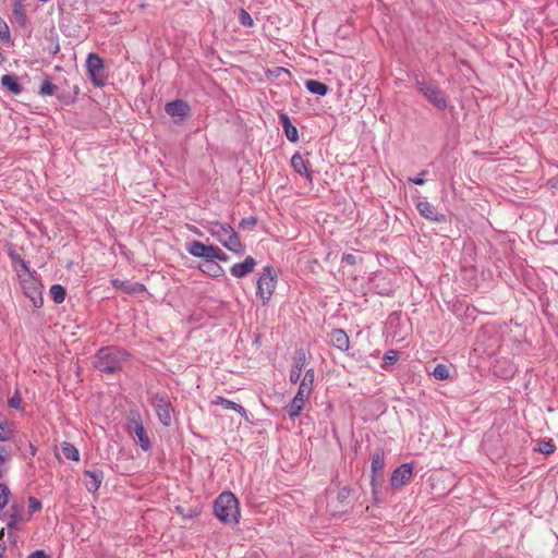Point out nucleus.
<instances>
[{
	"label": "nucleus",
	"mask_w": 558,
	"mask_h": 558,
	"mask_svg": "<svg viewBox=\"0 0 558 558\" xmlns=\"http://www.w3.org/2000/svg\"><path fill=\"white\" fill-rule=\"evenodd\" d=\"M205 229L227 250L238 254L243 253L244 247L238 233L231 226L218 221H209L205 225Z\"/></svg>",
	"instance_id": "obj_1"
},
{
	"label": "nucleus",
	"mask_w": 558,
	"mask_h": 558,
	"mask_svg": "<svg viewBox=\"0 0 558 558\" xmlns=\"http://www.w3.org/2000/svg\"><path fill=\"white\" fill-rule=\"evenodd\" d=\"M215 514L225 523H238L240 509L235 496L229 492L220 494L215 501Z\"/></svg>",
	"instance_id": "obj_2"
},
{
	"label": "nucleus",
	"mask_w": 558,
	"mask_h": 558,
	"mask_svg": "<svg viewBox=\"0 0 558 558\" xmlns=\"http://www.w3.org/2000/svg\"><path fill=\"white\" fill-rule=\"evenodd\" d=\"M125 354L114 347L102 348L95 356L94 365L102 373L112 374L122 367Z\"/></svg>",
	"instance_id": "obj_3"
},
{
	"label": "nucleus",
	"mask_w": 558,
	"mask_h": 558,
	"mask_svg": "<svg viewBox=\"0 0 558 558\" xmlns=\"http://www.w3.org/2000/svg\"><path fill=\"white\" fill-rule=\"evenodd\" d=\"M416 88L423 96L429 101L432 105L437 107L438 109L447 108V99L444 92L439 88L437 84L430 81H417Z\"/></svg>",
	"instance_id": "obj_4"
},
{
	"label": "nucleus",
	"mask_w": 558,
	"mask_h": 558,
	"mask_svg": "<svg viewBox=\"0 0 558 558\" xmlns=\"http://www.w3.org/2000/svg\"><path fill=\"white\" fill-rule=\"evenodd\" d=\"M151 405L163 426H170L173 421L174 409L167 396L154 395L151 397Z\"/></svg>",
	"instance_id": "obj_5"
},
{
	"label": "nucleus",
	"mask_w": 558,
	"mask_h": 558,
	"mask_svg": "<svg viewBox=\"0 0 558 558\" xmlns=\"http://www.w3.org/2000/svg\"><path fill=\"white\" fill-rule=\"evenodd\" d=\"M128 432L137 437V442L144 451L150 448V439L138 413L132 412L128 420Z\"/></svg>",
	"instance_id": "obj_6"
},
{
	"label": "nucleus",
	"mask_w": 558,
	"mask_h": 558,
	"mask_svg": "<svg viewBox=\"0 0 558 558\" xmlns=\"http://www.w3.org/2000/svg\"><path fill=\"white\" fill-rule=\"evenodd\" d=\"M87 74L95 86H104L107 80L104 61L96 53H89L86 60Z\"/></svg>",
	"instance_id": "obj_7"
},
{
	"label": "nucleus",
	"mask_w": 558,
	"mask_h": 558,
	"mask_svg": "<svg viewBox=\"0 0 558 558\" xmlns=\"http://www.w3.org/2000/svg\"><path fill=\"white\" fill-rule=\"evenodd\" d=\"M187 252L195 257L205 258V262L215 259H227L226 254L219 247L213 245H205L198 241L192 242L187 246Z\"/></svg>",
	"instance_id": "obj_8"
},
{
	"label": "nucleus",
	"mask_w": 558,
	"mask_h": 558,
	"mask_svg": "<svg viewBox=\"0 0 558 558\" xmlns=\"http://www.w3.org/2000/svg\"><path fill=\"white\" fill-rule=\"evenodd\" d=\"M276 288V274L271 267H265L257 281V295L263 304L268 302Z\"/></svg>",
	"instance_id": "obj_9"
},
{
	"label": "nucleus",
	"mask_w": 558,
	"mask_h": 558,
	"mask_svg": "<svg viewBox=\"0 0 558 558\" xmlns=\"http://www.w3.org/2000/svg\"><path fill=\"white\" fill-rule=\"evenodd\" d=\"M416 209L418 210L420 215L424 218L435 221V222H444L445 221V215L439 214L434 205L428 203L427 201H417L416 202Z\"/></svg>",
	"instance_id": "obj_10"
},
{
	"label": "nucleus",
	"mask_w": 558,
	"mask_h": 558,
	"mask_svg": "<svg viewBox=\"0 0 558 558\" xmlns=\"http://www.w3.org/2000/svg\"><path fill=\"white\" fill-rule=\"evenodd\" d=\"M412 464L404 463L397 468L391 476V485L392 486H403L405 485L412 477Z\"/></svg>",
	"instance_id": "obj_11"
},
{
	"label": "nucleus",
	"mask_w": 558,
	"mask_h": 558,
	"mask_svg": "<svg viewBox=\"0 0 558 558\" xmlns=\"http://www.w3.org/2000/svg\"><path fill=\"white\" fill-rule=\"evenodd\" d=\"M22 287L24 289L25 294L33 301L35 306H38V303L41 304L40 287L34 279H23Z\"/></svg>",
	"instance_id": "obj_12"
},
{
	"label": "nucleus",
	"mask_w": 558,
	"mask_h": 558,
	"mask_svg": "<svg viewBox=\"0 0 558 558\" xmlns=\"http://www.w3.org/2000/svg\"><path fill=\"white\" fill-rule=\"evenodd\" d=\"M385 466V453L383 449H377L372 456V482L380 480Z\"/></svg>",
	"instance_id": "obj_13"
},
{
	"label": "nucleus",
	"mask_w": 558,
	"mask_h": 558,
	"mask_svg": "<svg viewBox=\"0 0 558 558\" xmlns=\"http://www.w3.org/2000/svg\"><path fill=\"white\" fill-rule=\"evenodd\" d=\"M166 112L172 118L182 119L189 114L190 107L183 100H174L166 105Z\"/></svg>",
	"instance_id": "obj_14"
},
{
	"label": "nucleus",
	"mask_w": 558,
	"mask_h": 558,
	"mask_svg": "<svg viewBox=\"0 0 558 558\" xmlns=\"http://www.w3.org/2000/svg\"><path fill=\"white\" fill-rule=\"evenodd\" d=\"M112 286L128 294H138L145 291L144 284L129 280L113 279Z\"/></svg>",
	"instance_id": "obj_15"
},
{
	"label": "nucleus",
	"mask_w": 558,
	"mask_h": 558,
	"mask_svg": "<svg viewBox=\"0 0 558 558\" xmlns=\"http://www.w3.org/2000/svg\"><path fill=\"white\" fill-rule=\"evenodd\" d=\"M256 265V262L253 257L247 256L244 262L234 264L230 271L232 276L236 278H242L248 274H251Z\"/></svg>",
	"instance_id": "obj_16"
},
{
	"label": "nucleus",
	"mask_w": 558,
	"mask_h": 558,
	"mask_svg": "<svg viewBox=\"0 0 558 558\" xmlns=\"http://www.w3.org/2000/svg\"><path fill=\"white\" fill-rule=\"evenodd\" d=\"M305 362H306L305 353L302 350L298 351L294 356L292 369L290 372V381L292 384H296L300 380L301 373L305 365Z\"/></svg>",
	"instance_id": "obj_17"
},
{
	"label": "nucleus",
	"mask_w": 558,
	"mask_h": 558,
	"mask_svg": "<svg viewBox=\"0 0 558 558\" xmlns=\"http://www.w3.org/2000/svg\"><path fill=\"white\" fill-rule=\"evenodd\" d=\"M330 343L341 350L347 351L350 347V340L347 332L342 329H333L330 335Z\"/></svg>",
	"instance_id": "obj_18"
},
{
	"label": "nucleus",
	"mask_w": 558,
	"mask_h": 558,
	"mask_svg": "<svg viewBox=\"0 0 558 558\" xmlns=\"http://www.w3.org/2000/svg\"><path fill=\"white\" fill-rule=\"evenodd\" d=\"M315 372L313 368L305 371V374L300 383V387L296 393L300 396L310 397L314 387Z\"/></svg>",
	"instance_id": "obj_19"
},
{
	"label": "nucleus",
	"mask_w": 558,
	"mask_h": 558,
	"mask_svg": "<svg viewBox=\"0 0 558 558\" xmlns=\"http://www.w3.org/2000/svg\"><path fill=\"white\" fill-rule=\"evenodd\" d=\"M290 163L296 173L305 175L306 179L310 182H312V173L308 170V163L304 160V158L299 153H296L292 156Z\"/></svg>",
	"instance_id": "obj_20"
},
{
	"label": "nucleus",
	"mask_w": 558,
	"mask_h": 558,
	"mask_svg": "<svg viewBox=\"0 0 558 558\" xmlns=\"http://www.w3.org/2000/svg\"><path fill=\"white\" fill-rule=\"evenodd\" d=\"M84 474L88 478L86 482V488L89 492H96L100 487L104 480L102 471L98 469L87 470Z\"/></svg>",
	"instance_id": "obj_21"
},
{
	"label": "nucleus",
	"mask_w": 558,
	"mask_h": 558,
	"mask_svg": "<svg viewBox=\"0 0 558 558\" xmlns=\"http://www.w3.org/2000/svg\"><path fill=\"white\" fill-rule=\"evenodd\" d=\"M211 403L221 405L226 410H233V411L238 412L241 416L247 418L246 410L242 405H240L231 400H228L223 397L216 396L215 399L211 401Z\"/></svg>",
	"instance_id": "obj_22"
},
{
	"label": "nucleus",
	"mask_w": 558,
	"mask_h": 558,
	"mask_svg": "<svg viewBox=\"0 0 558 558\" xmlns=\"http://www.w3.org/2000/svg\"><path fill=\"white\" fill-rule=\"evenodd\" d=\"M307 399H308L307 397L300 396L299 393H296L295 397L290 402V404L286 408L288 415L291 418H295L296 416H299V414L303 410Z\"/></svg>",
	"instance_id": "obj_23"
},
{
	"label": "nucleus",
	"mask_w": 558,
	"mask_h": 558,
	"mask_svg": "<svg viewBox=\"0 0 558 558\" xmlns=\"http://www.w3.org/2000/svg\"><path fill=\"white\" fill-rule=\"evenodd\" d=\"M280 122L283 126L284 134L290 142H296L299 140L298 130L292 125L289 117L286 113L280 114Z\"/></svg>",
	"instance_id": "obj_24"
},
{
	"label": "nucleus",
	"mask_w": 558,
	"mask_h": 558,
	"mask_svg": "<svg viewBox=\"0 0 558 558\" xmlns=\"http://www.w3.org/2000/svg\"><path fill=\"white\" fill-rule=\"evenodd\" d=\"M41 509V502L35 497L28 498V511L24 513H14L13 517L16 520L25 521L29 520L32 514L39 511Z\"/></svg>",
	"instance_id": "obj_25"
},
{
	"label": "nucleus",
	"mask_w": 558,
	"mask_h": 558,
	"mask_svg": "<svg viewBox=\"0 0 558 558\" xmlns=\"http://www.w3.org/2000/svg\"><path fill=\"white\" fill-rule=\"evenodd\" d=\"M305 87L310 93L319 96H325L328 92V86L316 80L305 81Z\"/></svg>",
	"instance_id": "obj_26"
},
{
	"label": "nucleus",
	"mask_w": 558,
	"mask_h": 558,
	"mask_svg": "<svg viewBox=\"0 0 558 558\" xmlns=\"http://www.w3.org/2000/svg\"><path fill=\"white\" fill-rule=\"evenodd\" d=\"M1 84L14 95H19L22 92V86L13 75H3L1 77Z\"/></svg>",
	"instance_id": "obj_27"
},
{
	"label": "nucleus",
	"mask_w": 558,
	"mask_h": 558,
	"mask_svg": "<svg viewBox=\"0 0 558 558\" xmlns=\"http://www.w3.org/2000/svg\"><path fill=\"white\" fill-rule=\"evenodd\" d=\"M199 269L211 277H218L222 271L221 267L215 260H207L199 266Z\"/></svg>",
	"instance_id": "obj_28"
},
{
	"label": "nucleus",
	"mask_w": 558,
	"mask_h": 558,
	"mask_svg": "<svg viewBox=\"0 0 558 558\" xmlns=\"http://www.w3.org/2000/svg\"><path fill=\"white\" fill-rule=\"evenodd\" d=\"M61 450H62L63 456L66 459L73 460V461H78V459H80L78 450L72 444L63 442L61 446Z\"/></svg>",
	"instance_id": "obj_29"
},
{
	"label": "nucleus",
	"mask_w": 558,
	"mask_h": 558,
	"mask_svg": "<svg viewBox=\"0 0 558 558\" xmlns=\"http://www.w3.org/2000/svg\"><path fill=\"white\" fill-rule=\"evenodd\" d=\"M433 376L438 380H447L451 377V374L447 365L437 364L433 371Z\"/></svg>",
	"instance_id": "obj_30"
},
{
	"label": "nucleus",
	"mask_w": 558,
	"mask_h": 558,
	"mask_svg": "<svg viewBox=\"0 0 558 558\" xmlns=\"http://www.w3.org/2000/svg\"><path fill=\"white\" fill-rule=\"evenodd\" d=\"M50 295L56 303L60 304L65 299V289L60 284H53L50 288Z\"/></svg>",
	"instance_id": "obj_31"
},
{
	"label": "nucleus",
	"mask_w": 558,
	"mask_h": 558,
	"mask_svg": "<svg viewBox=\"0 0 558 558\" xmlns=\"http://www.w3.org/2000/svg\"><path fill=\"white\" fill-rule=\"evenodd\" d=\"M537 450L543 454H551L556 450V446L554 445L551 439H543L538 442Z\"/></svg>",
	"instance_id": "obj_32"
},
{
	"label": "nucleus",
	"mask_w": 558,
	"mask_h": 558,
	"mask_svg": "<svg viewBox=\"0 0 558 558\" xmlns=\"http://www.w3.org/2000/svg\"><path fill=\"white\" fill-rule=\"evenodd\" d=\"M399 359V352L396 350H389L384 354L383 361V367H386L388 365H391L396 363Z\"/></svg>",
	"instance_id": "obj_33"
},
{
	"label": "nucleus",
	"mask_w": 558,
	"mask_h": 558,
	"mask_svg": "<svg viewBox=\"0 0 558 558\" xmlns=\"http://www.w3.org/2000/svg\"><path fill=\"white\" fill-rule=\"evenodd\" d=\"M10 496V489L7 485L0 483V510H2L8 504Z\"/></svg>",
	"instance_id": "obj_34"
},
{
	"label": "nucleus",
	"mask_w": 558,
	"mask_h": 558,
	"mask_svg": "<svg viewBox=\"0 0 558 558\" xmlns=\"http://www.w3.org/2000/svg\"><path fill=\"white\" fill-rule=\"evenodd\" d=\"M56 89V86L49 82L45 81L40 86V94L41 95H52Z\"/></svg>",
	"instance_id": "obj_35"
},
{
	"label": "nucleus",
	"mask_w": 558,
	"mask_h": 558,
	"mask_svg": "<svg viewBox=\"0 0 558 558\" xmlns=\"http://www.w3.org/2000/svg\"><path fill=\"white\" fill-rule=\"evenodd\" d=\"M240 22L244 26H252L253 25V19L251 17V15L245 10H241L240 11Z\"/></svg>",
	"instance_id": "obj_36"
},
{
	"label": "nucleus",
	"mask_w": 558,
	"mask_h": 558,
	"mask_svg": "<svg viewBox=\"0 0 558 558\" xmlns=\"http://www.w3.org/2000/svg\"><path fill=\"white\" fill-rule=\"evenodd\" d=\"M9 454L5 451L4 447L0 446V477H2L4 473V463L8 459Z\"/></svg>",
	"instance_id": "obj_37"
},
{
	"label": "nucleus",
	"mask_w": 558,
	"mask_h": 558,
	"mask_svg": "<svg viewBox=\"0 0 558 558\" xmlns=\"http://www.w3.org/2000/svg\"><path fill=\"white\" fill-rule=\"evenodd\" d=\"M256 225V219L253 217L245 218L240 222L242 229H253Z\"/></svg>",
	"instance_id": "obj_38"
},
{
	"label": "nucleus",
	"mask_w": 558,
	"mask_h": 558,
	"mask_svg": "<svg viewBox=\"0 0 558 558\" xmlns=\"http://www.w3.org/2000/svg\"><path fill=\"white\" fill-rule=\"evenodd\" d=\"M22 399L21 397L15 393L13 397L9 399V405L14 409H19L21 407Z\"/></svg>",
	"instance_id": "obj_39"
},
{
	"label": "nucleus",
	"mask_w": 558,
	"mask_h": 558,
	"mask_svg": "<svg viewBox=\"0 0 558 558\" xmlns=\"http://www.w3.org/2000/svg\"><path fill=\"white\" fill-rule=\"evenodd\" d=\"M10 36L9 27L7 23L0 21V38L8 39Z\"/></svg>",
	"instance_id": "obj_40"
},
{
	"label": "nucleus",
	"mask_w": 558,
	"mask_h": 558,
	"mask_svg": "<svg viewBox=\"0 0 558 558\" xmlns=\"http://www.w3.org/2000/svg\"><path fill=\"white\" fill-rule=\"evenodd\" d=\"M10 430L0 424V440H8L10 438Z\"/></svg>",
	"instance_id": "obj_41"
},
{
	"label": "nucleus",
	"mask_w": 558,
	"mask_h": 558,
	"mask_svg": "<svg viewBox=\"0 0 558 558\" xmlns=\"http://www.w3.org/2000/svg\"><path fill=\"white\" fill-rule=\"evenodd\" d=\"M27 558H49V556L41 549L33 551Z\"/></svg>",
	"instance_id": "obj_42"
},
{
	"label": "nucleus",
	"mask_w": 558,
	"mask_h": 558,
	"mask_svg": "<svg viewBox=\"0 0 558 558\" xmlns=\"http://www.w3.org/2000/svg\"><path fill=\"white\" fill-rule=\"evenodd\" d=\"M343 260L350 265H353L355 263V256L352 254L344 255Z\"/></svg>",
	"instance_id": "obj_43"
},
{
	"label": "nucleus",
	"mask_w": 558,
	"mask_h": 558,
	"mask_svg": "<svg viewBox=\"0 0 558 558\" xmlns=\"http://www.w3.org/2000/svg\"><path fill=\"white\" fill-rule=\"evenodd\" d=\"M410 181L417 185H423L425 183L422 178H410Z\"/></svg>",
	"instance_id": "obj_44"
},
{
	"label": "nucleus",
	"mask_w": 558,
	"mask_h": 558,
	"mask_svg": "<svg viewBox=\"0 0 558 558\" xmlns=\"http://www.w3.org/2000/svg\"><path fill=\"white\" fill-rule=\"evenodd\" d=\"M549 184L553 189H558V177L554 178L549 181Z\"/></svg>",
	"instance_id": "obj_45"
},
{
	"label": "nucleus",
	"mask_w": 558,
	"mask_h": 558,
	"mask_svg": "<svg viewBox=\"0 0 558 558\" xmlns=\"http://www.w3.org/2000/svg\"><path fill=\"white\" fill-rule=\"evenodd\" d=\"M23 268L25 269L26 272H28L26 265L23 264Z\"/></svg>",
	"instance_id": "obj_46"
}]
</instances>
